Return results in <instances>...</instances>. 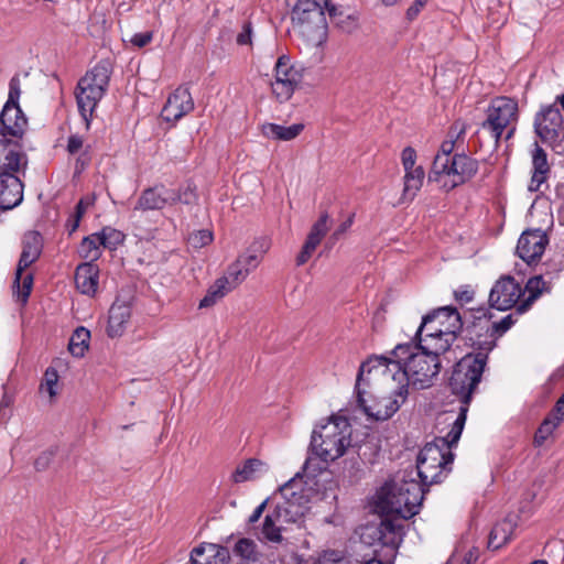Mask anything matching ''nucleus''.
I'll list each match as a JSON object with an SVG mask.
<instances>
[{"label":"nucleus","instance_id":"30","mask_svg":"<svg viewBox=\"0 0 564 564\" xmlns=\"http://www.w3.org/2000/svg\"><path fill=\"white\" fill-rule=\"evenodd\" d=\"M425 177V172L422 166L415 167V170L405 171L403 177V200H413L417 192L421 189Z\"/></svg>","mask_w":564,"mask_h":564},{"label":"nucleus","instance_id":"49","mask_svg":"<svg viewBox=\"0 0 564 564\" xmlns=\"http://www.w3.org/2000/svg\"><path fill=\"white\" fill-rule=\"evenodd\" d=\"M401 162L405 171L415 170V162H416V151L411 148L406 147L403 149L401 153Z\"/></svg>","mask_w":564,"mask_h":564},{"label":"nucleus","instance_id":"23","mask_svg":"<svg viewBox=\"0 0 564 564\" xmlns=\"http://www.w3.org/2000/svg\"><path fill=\"white\" fill-rule=\"evenodd\" d=\"M194 109V101L189 90L178 87L167 98L161 116L167 122H176Z\"/></svg>","mask_w":564,"mask_h":564},{"label":"nucleus","instance_id":"43","mask_svg":"<svg viewBox=\"0 0 564 564\" xmlns=\"http://www.w3.org/2000/svg\"><path fill=\"white\" fill-rule=\"evenodd\" d=\"M491 317V315H488V321H485V327L487 329H494V333L496 334L497 338L502 336L508 329H510L514 323L512 315L505 316L500 322H492Z\"/></svg>","mask_w":564,"mask_h":564},{"label":"nucleus","instance_id":"54","mask_svg":"<svg viewBox=\"0 0 564 564\" xmlns=\"http://www.w3.org/2000/svg\"><path fill=\"white\" fill-rule=\"evenodd\" d=\"M153 34L152 32H144V33H135L130 42L138 47H143L148 45L152 41Z\"/></svg>","mask_w":564,"mask_h":564},{"label":"nucleus","instance_id":"16","mask_svg":"<svg viewBox=\"0 0 564 564\" xmlns=\"http://www.w3.org/2000/svg\"><path fill=\"white\" fill-rule=\"evenodd\" d=\"M534 128L540 139L549 144L558 142L563 134V118L556 104L541 108L534 120Z\"/></svg>","mask_w":564,"mask_h":564},{"label":"nucleus","instance_id":"31","mask_svg":"<svg viewBox=\"0 0 564 564\" xmlns=\"http://www.w3.org/2000/svg\"><path fill=\"white\" fill-rule=\"evenodd\" d=\"M545 291H549V288L541 275H536L529 279L523 291V293L528 292L529 295L522 302L519 303L517 308L518 312H527L530 308V306L534 303V301Z\"/></svg>","mask_w":564,"mask_h":564},{"label":"nucleus","instance_id":"37","mask_svg":"<svg viewBox=\"0 0 564 564\" xmlns=\"http://www.w3.org/2000/svg\"><path fill=\"white\" fill-rule=\"evenodd\" d=\"M328 223L329 215L327 213H323L318 220L312 226L311 231L307 236L306 241L311 243V246H318L324 238V236L328 231Z\"/></svg>","mask_w":564,"mask_h":564},{"label":"nucleus","instance_id":"50","mask_svg":"<svg viewBox=\"0 0 564 564\" xmlns=\"http://www.w3.org/2000/svg\"><path fill=\"white\" fill-rule=\"evenodd\" d=\"M270 248L271 240L267 237H260L254 239L249 247V249H251L252 252L257 253L261 258H263V256L269 251Z\"/></svg>","mask_w":564,"mask_h":564},{"label":"nucleus","instance_id":"51","mask_svg":"<svg viewBox=\"0 0 564 564\" xmlns=\"http://www.w3.org/2000/svg\"><path fill=\"white\" fill-rule=\"evenodd\" d=\"M174 194L176 195L177 202H181L183 204L189 205L193 204L196 200V193L195 188L191 185H187L186 187L182 189H174Z\"/></svg>","mask_w":564,"mask_h":564},{"label":"nucleus","instance_id":"35","mask_svg":"<svg viewBox=\"0 0 564 564\" xmlns=\"http://www.w3.org/2000/svg\"><path fill=\"white\" fill-rule=\"evenodd\" d=\"M90 338V333L85 327H78L73 333L69 344H68V350L70 354L75 357H83L85 351L88 348V341Z\"/></svg>","mask_w":564,"mask_h":564},{"label":"nucleus","instance_id":"60","mask_svg":"<svg viewBox=\"0 0 564 564\" xmlns=\"http://www.w3.org/2000/svg\"><path fill=\"white\" fill-rule=\"evenodd\" d=\"M354 223V214L350 215L345 221H343L337 229L333 234L334 239H338L343 234H345Z\"/></svg>","mask_w":564,"mask_h":564},{"label":"nucleus","instance_id":"56","mask_svg":"<svg viewBox=\"0 0 564 564\" xmlns=\"http://www.w3.org/2000/svg\"><path fill=\"white\" fill-rule=\"evenodd\" d=\"M546 178L547 175L545 174L532 173V177L529 184V191L539 192L541 189V186L545 183Z\"/></svg>","mask_w":564,"mask_h":564},{"label":"nucleus","instance_id":"42","mask_svg":"<svg viewBox=\"0 0 564 564\" xmlns=\"http://www.w3.org/2000/svg\"><path fill=\"white\" fill-rule=\"evenodd\" d=\"M535 149L532 153V173L545 174L547 175L550 172V165L547 162V156L545 151L539 147L538 143H534Z\"/></svg>","mask_w":564,"mask_h":564},{"label":"nucleus","instance_id":"20","mask_svg":"<svg viewBox=\"0 0 564 564\" xmlns=\"http://www.w3.org/2000/svg\"><path fill=\"white\" fill-rule=\"evenodd\" d=\"M177 198L178 197L174 194L173 188H167L164 185H155L142 191L133 210L142 213L159 210L164 208L166 205L176 204Z\"/></svg>","mask_w":564,"mask_h":564},{"label":"nucleus","instance_id":"48","mask_svg":"<svg viewBox=\"0 0 564 564\" xmlns=\"http://www.w3.org/2000/svg\"><path fill=\"white\" fill-rule=\"evenodd\" d=\"M240 263L243 264V267L249 271L251 272L252 270H254L259 263L261 262L262 258L259 257L257 253L252 252L251 249H247V251L241 254L238 259H237Z\"/></svg>","mask_w":564,"mask_h":564},{"label":"nucleus","instance_id":"38","mask_svg":"<svg viewBox=\"0 0 564 564\" xmlns=\"http://www.w3.org/2000/svg\"><path fill=\"white\" fill-rule=\"evenodd\" d=\"M250 272L240 263L238 260L229 265L226 274L221 276L227 280V283L234 290L237 288L245 279L248 276Z\"/></svg>","mask_w":564,"mask_h":564},{"label":"nucleus","instance_id":"59","mask_svg":"<svg viewBox=\"0 0 564 564\" xmlns=\"http://www.w3.org/2000/svg\"><path fill=\"white\" fill-rule=\"evenodd\" d=\"M426 0H415L414 3L408 9L406 17L409 20H413L420 13L422 8L425 6Z\"/></svg>","mask_w":564,"mask_h":564},{"label":"nucleus","instance_id":"22","mask_svg":"<svg viewBox=\"0 0 564 564\" xmlns=\"http://www.w3.org/2000/svg\"><path fill=\"white\" fill-rule=\"evenodd\" d=\"M26 124L28 120L19 105H4L0 117V138L3 135L7 150H17L9 144L7 135L21 137Z\"/></svg>","mask_w":564,"mask_h":564},{"label":"nucleus","instance_id":"34","mask_svg":"<svg viewBox=\"0 0 564 564\" xmlns=\"http://www.w3.org/2000/svg\"><path fill=\"white\" fill-rule=\"evenodd\" d=\"M100 247V238L96 232L83 239L78 252L87 262L94 263L101 254Z\"/></svg>","mask_w":564,"mask_h":564},{"label":"nucleus","instance_id":"53","mask_svg":"<svg viewBox=\"0 0 564 564\" xmlns=\"http://www.w3.org/2000/svg\"><path fill=\"white\" fill-rule=\"evenodd\" d=\"M20 97L19 79L12 78L10 80L9 98L6 105H19L18 100Z\"/></svg>","mask_w":564,"mask_h":564},{"label":"nucleus","instance_id":"41","mask_svg":"<svg viewBox=\"0 0 564 564\" xmlns=\"http://www.w3.org/2000/svg\"><path fill=\"white\" fill-rule=\"evenodd\" d=\"M257 545L252 540L241 539L234 549V554L245 561H257Z\"/></svg>","mask_w":564,"mask_h":564},{"label":"nucleus","instance_id":"11","mask_svg":"<svg viewBox=\"0 0 564 564\" xmlns=\"http://www.w3.org/2000/svg\"><path fill=\"white\" fill-rule=\"evenodd\" d=\"M486 364L484 354H468L454 367L449 379V388L454 394L460 398L463 403L459 413L463 408L468 410L471 394L480 382Z\"/></svg>","mask_w":564,"mask_h":564},{"label":"nucleus","instance_id":"63","mask_svg":"<svg viewBox=\"0 0 564 564\" xmlns=\"http://www.w3.org/2000/svg\"><path fill=\"white\" fill-rule=\"evenodd\" d=\"M479 556V552L476 547L470 549L464 556V560L460 564H474Z\"/></svg>","mask_w":564,"mask_h":564},{"label":"nucleus","instance_id":"17","mask_svg":"<svg viewBox=\"0 0 564 564\" xmlns=\"http://www.w3.org/2000/svg\"><path fill=\"white\" fill-rule=\"evenodd\" d=\"M523 295L521 285L512 276L500 278L489 293L490 306L498 311L513 307Z\"/></svg>","mask_w":564,"mask_h":564},{"label":"nucleus","instance_id":"18","mask_svg":"<svg viewBox=\"0 0 564 564\" xmlns=\"http://www.w3.org/2000/svg\"><path fill=\"white\" fill-rule=\"evenodd\" d=\"M477 314L471 326L468 328L469 340L474 349L477 350L476 354H484L487 360L488 354L496 346L497 336L494 329L485 327V321H488V311L480 308L477 311Z\"/></svg>","mask_w":564,"mask_h":564},{"label":"nucleus","instance_id":"3","mask_svg":"<svg viewBox=\"0 0 564 564\" xmlns=\"http://www.w3.org/2000/svg\"><path fill=\"white\" fill-rule=\"evenodd\" d=\"M466 414V408H463L456 416L453 413L443 414V422L447 423L451 430L445 436L436 437L420 451L416 459V474L423 488L441 482L451 471L454 460L452 446L458 442L462 435Z\"/></svg>","mask_w":564,"mask_h":564},{"label":"nucleus","instance_id":"64","mask_svg":"<svg viewBox=\"0 0 564 564\" xmlns=\"http://www.w3.org/2000/svg\"><path fill=\"white\" fill-rule=\"evenodd\" d=\"M267 503H268V500H264L262 503H260L254 509V511L252 512V514L249 518V522L250 523H254V522H257L261 518V516H262V513H263V511L265 509Z\"/></svg>","mask_w":564,"mask_h":564},{"label":"nucleus","instance_id":"10","mask_svg":"<svg viewBox=\"0 0 564 564\" xmlns=\"http://www.w3.org/2000/svg\"><path fill=\"white\" fill-rule=\"evenodd\" d=\"M519 119L517 100L509 97L494 98L486 111V119L480 129L492 138L495 147H498L500 139L506 132V140L512 138Z\"/></svg>","mask_w":564,"mask_h":564},{"label":"nucleus","instance_id":"14","mask_svg":"<svg viewBox=\"0 0 564 564\" xmlns=\"http://www.w3.org/2000/svg\"><path fill=\"white\" fill-rule=\"evenodd\" d=\"M41 251V235L36 231L25 234L22 242V253L18 263L13 283V293L18 301L23 304L26 303L33 285V275L30 272H25V270L37 260Z\"/></svg>","mask_w":564,"mask_h":564},{"label":"nucleus","instance_id":"8","mask_svg":"<svg viewBox=\"0 0 564 564\" xmlns=\"http://www.w3.org/2000/svg\"><path fill=\"white\" fill-rule=\"evenodd\" d=\"M325 10L336 17V7L329 0H297L292 11L294 30L308 46H319L326 40Z\"/></svg>","mask_w":564,"mask_h":564},{"label":"nucleus","instance_id":"33","mask_svg":"<svg viewBox=\"0 0 564 564\" xmlns=\"http://www.w3.org/2000/svg\"><path fill=\"white\" fill-rule=\"evenodd\" d=\"M226 279L219 278L208 289L206 295L199 302V308L210 307L231 291Z\"/></svg>","mask_w":564,"mask_h":564},{"label":"nucleus","instance_id":"24","mask_svg":"<svg viewBox=\"0 0 564 564\" xmlns=\"http://www.w3.org/2000/svg\"><path fill=\"white\" fill-rule=\"evenodd\" d=\"M227 547L207 543L195 547L191 553L192 564H227L229 561Z\"/></svg>","mask_w":564,"mask_h":564},{"label":"nucleus","instance_id":"47","mask_svg":"<svg viewBox=\"0 0 564 564\" xmlns=\"http://www.w3.org/2000/svg\"><path fill=\"white\" fill-rule=\"evenodd\" d=\"M306 564H351L348 560L340 557L336 552H325L316 558L311 557Z\"/></svg>","mask_w":564,"mask_h":564},{"label":"nucleus","instance_id":"62","mask_svg":"<svg viewBox=\"0 0 564 564\" xmlns=\"http://www.w3.org/2000/svg\"><path fill=\"white\" fill-rule=\"evenodd\" d=\"M83 147V139L78 135H72L68 139L67 150L69 153L74 154L79 151Z\"/></svg>","mask_w":564,"mask_h":564},{"label":"nucleus","instance_id":"1","mask_svg":"<svg viewBox=\"0 0 564 564\" xmlns=\"http://www.w3.org/2000/svg\"><path fill=\"white\" fill-rule=\"evenodd\" d=\"M413 471L395 475L377 491L375 505L383 514L378 524L361 529V542L380 544L387 549L386 556L394 557L404 536L403 522L419 513L425 488L412 477Z\"/></svg>","mask_w":564,"mask_h":564},{"label":"nucleus","instance_id":"44","mask_svg":"<svg viewBox=\"0 0 564 564\" xmlns=\"http://www.w3.org/2000/svg\"><path fill=\"white\" fill-rule=\"evenodd\" d=\"M465 132H466V124L464 122L456 121L452 126V128L447 134V139L445 141H454L453 142L454 151L458 150L460 148V145L464 143Z\"/></svg>","mask_w":564,"mask_h":564},{"label":"nucleus","instance_id":"4","mask_svg":"<svg viewBox=\"0 0 564 564\" xmlns=\"http://www.w3.org/2000/svg\"><path fill=\"white\" fill-rule=\"evenodd\" d=\"M357 402L365 414L377 421L390 419L404 403L408 397L405 386L395 381L370 379L368 373L360 379V372L356 382Z\"/></svg>","mask_w":564,"mask_h":564},{"label":"nucleus","instance_id":"21","mask_svg":"<svg viewBox=\"0 0 564 564\" xmlns=\"http://www.w3.org/2000/svg\"><path fill=\"white\" fill-rule=\"evenodd\" d=\"M547 242V237L543 230H527L518 240L517 253L527 263H532L542 257Z\"/></svg>","mask_w":564,"mask_h":564},{"label":"nucleus","instance_id":"19","mask_svg":"<svg viewBox=\"0 0 564 564\" xmlns=\"http://www.w3.org/2000/svg\"><path fill=\"white\" fill-rule=\"evenodd\" d=\"M477 314L471 326L468 328L469 340L474 349L477 350L476 354H484L487 360L488 354L496 346L497 336L494 329L485 327V321H488V311L480 308L477 311Z\"/></svg>","mask_w":564,"mask_h":564},{"label":"nucleus","instance_id":"58","mask_svg":"<svg viewBox=\"0 0 564 564\" xmlns=\"http://www.w3.org/2000/svg\"><path fill=\"white\" fill-rule=\"evenodd\" d=\"M52 452L42 453L35 460L34 465L37 470H44L51 463Z\"/></svg>","mask_w":564,"mask_h":564},{"label":"nucleus","instance_id":"26","mask_svg":"<svg viewBox=\"0 0 564 564\" xmlns=\"http://www.w3.org/2000/svg\"><path fill=\"white\" fill-rule=\"evenodd\" d=\"M130 318V305L127 302L116 300L109 310L107 334L112 338L122 336Z\"/></svg>","mask_w":564,"mask_h":564},{"label":"nucleus","instance_id":"45","mask_svg":"<svg viewBox=\"0 0 564 564\" xmlns=\"http://www.w3.org/2000/svg\"><path fill=\"white\" fill-rule=\"evenodd\" d=\"M335 20L336 25L346 33H351L357 29V20L352 15H345L336 8V17H330Z\"/></svg>","mask_w":564,"mask_h":564},{"label":"nucleus","instance_id":"40","mask_svg":"<svg viewBox=\"0 0 564 564\" xmlns=\"http://www.w3.org/2000/svg\"><path fill=\"white\" fill-rule=\"evenodd\" d=\"M97 235L100 238L101 246L108 249H116L124 239L121 231L110 227L104 228L100 232H97Z\"/></svg>","mask_w":564,"mask_h":564},{"label":"nucleus","instance_id":"12","mask_svg":"<svg viewBox=\"0 0 564 564\" xmlns=\"http://www.w3.org/2000/svg\"><path fill=\"white\" fill-rule=\"evenodd\" d=\"M108 63H99L80 78L77 85L76 99L79 112L88 123L95 108L104 97L110 79Z\"/></svg>","mask_w":564,"mask_h":564},{"label":"nucleus","instance_id":"39","mask_svg":"<svg viewBox=\"0 0 564 564\" xmlns=\"http://www.w3.org/2000/svg\"><path fill=\"white\" fill-rule=\"evenodd\" d=\"M510 523L502 522L495 525L490 532L488 546L490 549H499L509 540Z\"/></svg>","mask_w":564,"mask_h":564},{"label":"nucleus","instance_id":"46","mask_svg":"<svg viewBox=\"0 0 564 564\" xmlns=\"http://www.w3.org/2000/svg\"><path fill=\"white\" fill-rule=\"evenodd\" d=\"M213 241V234L207 229H202L189 235L188 243L195 248H203Z\"/></svg>","mask_w":564,"mask_h":564},{"label":"nucleus","instance_id":"2","mask_svg":"<svg viewBox=\"0 0 564 564\" xmlns=\"http://www.w3.org/2000/svg\"><path fill=\"white\" fill-rule=\"evenodd\" d=\"M393 359L386 357L370 358L360 366V379L368 373L370 379L383 378L416 389L432 386L441 370V361L433 355L425 354L413 343L399 344L392 351Z\"/></svg>","mask_w":564,"mask_h":564},{"label":"nucleus","instance_id":"61","mask_svg":"<svg viewBox=\"0 0 564 564\" xmlns=\"http://www.w3.org/2000/svg\"><path fill=\"white\" fill-rule=\"evenodd\" d=\"M455 297L462 303H469L474 300V291L469 289H459L455 292Z\"/></svg>","mask_w":564,"mask_h":564},{"label":"nucleus","instance_id":"13","mask_svg":"<svg viewBox=\"0 0 564 564\" xmlns=\"http://www.w3.org/2000/svg\"><path fill=\"white\" fill-rule=\"evenodd\" d=\"M272 499L275 501L273 511L284 525L300 523L308 510V498L299 477L281 486Z\"/></svg>","mask_w":564,"mask_h":564},{"label":"nucleus","instance_id":"25","mask_svg":"<svg viewBox=\"0 0 564 564\" xmlns=\"http://www.w3.org/2000/svg\"><path fill=\"white\" fill-rule=\"evenodd\" d=\"M75 284L77 290L88 296H94L99 284V268L91 262H85L76 268Z\"/></svg>","mask_w":564,"mask_h":564},{"label":"nucleus","instance_id":"55","mask_svg":"<svg viewBox=\"0 0 564 564\" xmlns=\"http://www.w3.org/2000/svg\"><path fill=\"white\" fill-rule=\"evenodd\" d=\"M315 249H316V246H311L310 242L305 241V243L302 248V251L300 252V254L296 258V264L303 265L305 262H307V260L311 258V256Z\"/></svg>","mask_w":564,"mask_h":564},{"label":"nucleus","instance_id":"7","mask_svg":"<svg viewBox=\"0 0 564 564\" xmlns=\"http://www.w3.org/2000/svg\"><path fill=\"white\" fill-rule=\"evenodd\" d=\"M351 444V425L345 416L333 415L316 425L311 435L310 448L324 463L341 457Z\"/></svg>","mask_w":564,"mask_h":564},{"label":"nucleus","instance_id":"27","mask_svg":"<svg viewBox=\"0 0 564 564\" xmlns=\"http://www.w3.org/2000/svg\"><path fill=\"white\" fill-rule=\"evenodd\" d=\"M564 421V394L557 400L553 412L541 423L534 436V443L542 445Z\"/></svg>","mask_w":564,"mask_h":564},{"label":"nucleus","instance_id":"36","mask_svg":"<svg viewBox=\"0 0 564 564\" xmlns=\"http://www.w3.org/2000/svg\"><path fill=\"white\" fill-rule=\"evenodd\" d=\"M58 378L56 369L51 367L46 369L40 386V392L47 394L50 402H52L58 393Z\"/></svg>","mask_w":564,"mask_h":564},{"label":"nucleus","instance_id":"5","mask_svg":"<svg viewBox=\"0 0 564 564\" xmlns=\"http://www.w3.org/2000/svg\"><path fill=\"white\" fill-rule=\"evenodd\" d=\"M459 313L449 306L425 315L419 326L415 339L410 343L420 347L425 354L433 355L437 359L446 352L456 339V334L462 328Z\"/></svg>","mask_w":564,"mask_h":564},{"label":"nucleus","instance_id":"52","mask_svg":"<svg viewBox=\"0 0 564 564\" xmlns=\"http://www.w3.org/2000/svg\"><path fill=\"white\" fill-rule=\"evenodd\" d=\"M89 202H85L84 199H80L76 206V212H75V215H74V220H73V224H72V227H70V232L75 231L78 226H79V221H80V218L83 217V215L85 214L87 207L89 206Z\"/></svg>","mask_w":564,"mask_h":564},{"label":"nucleus","instance_id":"32","mask_svg":"<svg viewBox=\"0 0 564 564\" xmlns=\"http://www.w3.org/2000/svg\"><path fill=\"white\" fill-rule=\"evenodd\" d=\"M284 529L285 525L280 522L279 514L272 510L264 518L261 536L268 542L279 543L282 541L281 531Z\"/></svg>","mask_w":564,"mask_h":564},{"label":"nucleus","instance_id":"29","mask_svg":"<svg viewBox=\"0 0 564 564\" xmlns=\"http://www.w3.org/2000/svg\"><path fill=\"white\" fill-rule=\"evenodd\" d=\"M304 129V124L294 123L289 127L276 123H264L261 126L262 134L268 139L291 141L295 139Z\"/></svg>","mask_w":564,"mask_h":564},{"label":"nucleus","instance_id":"15","mask_svg":"<svg viewBox=\"0 0 564 564\" xmlns=\"http://www.w3.org/2000/svg\"><path fill=\"white\" fill-rule=\"evenodd\" d=\"M303 78V68L293 64L290 56L281 55L274 65V82L272 93L280 101L289 100Z\"/></svg>","mask_w":564,"mask_h":564},{"label":"nucleus","instance_id":"28","mask_svg":"<svg viewBox=\"0 0 564 564\" xmlns=\"http://www.w3.org/2000/svg\"><path fill=\"white\" fill-rule=\"evenodd\" d=\"M269 470L268 465L257 458H249L239 465L232 474L235 482H245L254 480Z\"/></svg>","mask_w":564,"mask_h":564},{"label":"nucleus","instance_id":"9","mask_svg":"<svg viewBox=\"0 0 564 564\" xmlns=\"http://www.w3.org/2000/svg\"><path fill=\"white\" fill-rule=\"evenodd\" d=\"M0 210H9L23 199V184L14 174L26 166V156L20 150L0 151Z\"/></svg>","mask_w":564,"mask_h":564},{"label":"nucleus","instance_id":"6","mask_svg":"<svg viewBox=\"0 0 564 564\" xmlns=\"http://www.w3.org/2000/svg\"><path fill=\"white\" fill-rule=\"evenodd\" d=\"M454 141H443L434 158L429 181L448 192L469 181L478 171V162L464 152H454Z\"/></svg>","mask_w":564,"mask_h":564},{"label":"nucleus","instance_id":"57","mask_svg":"<svg viewBox=\"0 0 564 564\" xmlns=\"http://www.w3.org/2000/svg\"><path fill=\"white\" fill-rule=\"evenodd\" d=\"M251 25L246 23L242 28V31L237 36V43L239 45H248L251 44Z\"/></svg>","mask_w":564,"mask_h":564}]
</instances>
